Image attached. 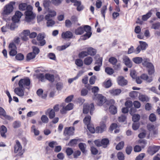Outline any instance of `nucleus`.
Masks as SVG:
<instances>
[{"label":"nucleus","instance_id":"1","mask_svg":"<svg viewBox=\"0 0 160 160\" xmlns=\"http://www.w3.org/2000/svg\"><path fill=\"white\" fill-rule=\"evenodd\" d=\"M19 8L20 10L24 11L26 10L25 12V20L27 22H30L35 17V16L32 12V7L30 5H27L26 3H22L19 5Z\"/></svg>","mask_w":160,"mask_h":160},{"label":"nucleus","instance_id":"2","mask_svg":"<svg viewBox=\"0 0 160 160\" xmlns=\"http://www.w3.org/2000/svg\"><path fill=\"white\" fill-rule=\"evenodd\" d=\"M30 83V80L29 78L21 79L19 82L18 85L20 88H15L14 92L15 94L20 97H22L24 95L23 88L26 86H29Z\"/></svg>","mask_w":160,"mask_h":160},{"label":"nucleus","instance_id":"3","mask_svg":"<svg viewBox=\"0 0 160 160\" xmlns=\"http://www.w3.org/2000/svg\"><path fill=\"white\" fill-rule=\"evenodd\" d=\"M149 60L147 58L143 59L142 65L148 68V72L149 75H152L154 72V67L153 64L148 62Z\"/></svg>","mask_w":160,"mask_h":160},{"label":"nucleus","instance_id":"4","mask_svg":"<svg viewBox=\"0 0 160 160\" xmlns=\"http://www.w3.org/2000/svg\"><path fill=\"white\" fill-rule=\"evenodd\" d=\"M15 3V2H11L8 4L6 5L4 7L3 11L2 13V15L10 14L13 11V5H14Z\"/></svg>","mask_w":160,"mask_h":160},{"label":"nucleus","instance_id":"5","mask_svg":"<svg viewBox=\"0 0 160 160\" xmlns=\"http://www.w3.org/2000/svg\"><path fill=\"white\" fill-rule=\"evenodd\" d=\"M94 109V105L91 103L90 105L87 103H84L83 105V112L84 114L88 113L90 110V114L91 115L92 114L93 111Z\"/></svg>","mask_w":160,"mask_h":160},{"label":"nucleus","instance_id":"6","mask_svg":"<svg viewBox=\"0 0 160 160\" xmlns=\"http://www.w3.org/2000/svg\"><path fill=\"white\" fill-rule=\"evenodd\" d=\"M84 32H86L87 33L84 35L82 36V39L85 40L88 38H89L91 35V33L90 32L91 31V28L90 26L88 25H85L83 27Z\"/></svg>","mask_w":160,"mask_h":160},{"label":"nucleus","instance_id":"7","mask_svg":"<svg viewBox=\"0 0 160 160\" xmlns=\"http://www.w3.org/2000/svg\"><path fill=\"white\" fill-rule=\"evenodd\" d=\"M22 152V147L18 141L16 140V144L14 146V152H18L19 155H22L23 153Z\"/></svg>","mask_w":160,"mask_h":160},{"label":"nucleus","instance_id":"8","mask_svg":"<svg viewBox=\"0 0 160 160\" xmlns=\"http://www.w3.org/2000/svg\"><path fill=\"white\" fill-rule=\"evenodd\" d=\"M44 34L39 33L38 35L37 38L39 42L40 46H43L45 44L46 41L44 39Z\"/></svg>","mask_w":160,"mask_h":160},{"label":"nucleus","instance_id":"9","mask_svg":"<svg viewBox=\"0 0 160 160\" xmlns=\"http://www.w3.org/2000/svg\"><path fill=\"white\" fill-rule=\"evenodd\" d=\"M46 115H48L50 119L53 118L55 116V113L54 110L52 108H49L45 112Z\"/></svg>","mask_w":160,"mask_h":160},{"label":"nucleus","instance_id":"10","mask_svg":"<svg viewBox=\"0 0 160 160\" xmlns=\"http://www.w3.org/2000/svg\"><path fill=\"white\" fill-rule=\"evenodd\" d=\"M49 13L45 16V19L48 21L52 19V18L54 17L56 15V12L54 10H48Z\"/></svg>","mask_w":160,"mask_h":160},{"label":"nucleus","instance_id":"11","mask_svg":"<svg viewBox=\"0 0 160 160\" xmlns=\"http://www.w3.org/2000/svg\"><path fill=\"white\" fill-rule=\"evenodd\" d=\"M74 130L75 128L73 127H66L65 128L64 133L69 135H72L74 134Z\"/></svg>","mask_w":160,"mask_h":160},{"label":"nucleus","instance_id":"12","mask_svg":"<svg viewBox=\"0 0 160 160\" xmlns=\"http://www.w3.org/2000/svg\"><path fill=\"white\" fill-rule=\"evenodd\" d=\"M159 149V147L157 146L150 147L148 149L149 153L152 155L157 152Z\"/></svg>","mask_w":160,"mask_h":160},{"label":"nucleus","instance_id":"13","mask_svg":"<svg viewBox=\"0 0 160 160\" xmlns=\"http://www.w3.org/2000/svg\"><path fill=\"white\" fill-rule=\"evenodd\" d=\"M72 37V33L69 31L63 32L62 34V37L64 39L71 38Z\"/></svg>","mask_w":160,"mask_h":160},{"label":"nucleus","instance_id":"14","mask_svg":"<svg viewBox=\"0 0 160 160\" xmlns=\"http://www.w3.org/2000/svg\"><path fill=\"white\" fill-rule=\"evenodd\" d=\"M123 61L125 65L129 68L132 66V63L129 58L125 56L123 58Z\"/></svg>","mask_w":160,"mask_h":160},{"label":"nucleus","instance_id":"15","mask_svg":"<svg viewBox=\"0 0 160 160\" xmlns=\"http://www.w3.org/2000/svg\"><path fill=\"white\" fill-rule=\"evenodd\" d=\"M128 81L124 79V78L122 76L119 77L118 80V84L121 86H123L127 84Z\"/></svg>","mask_w":160,"mask_h":160},{"label":"nucleus","instance_id":"16","mask_svg":"<svg viewBox=\"0 0 160 160\" xmlns=\"http://www.w3.org/2000/svg\"><path fill=\"white\" fill-rule=\"evenodd\" d=\"M147 128L150 132H152L153 135H154L156 134V131L155 129V127L153 124H148Z\"/></svg>","mask_w":160,"mask_h":160},{"label":"nucleus","instance_id":"17","mask_svg":"<svg viewBox=\"0 0 160 160\" xmlns=\"http://www.w3.org/2000/svg\"><path fill=\"white\" fill-rule=\"evenodd\" d=\"M0 115L3 116L5 118L10 120L12 118L10 116L6 115V112L2 108L0 107Z\"/></svg>","mask_w":160,"mask_h":160},{"label":"nucleus","instance_id":"18","mask_svg":"<svg viewBox=\"0 0 160 160\" xmlns=\"http://www.w3.org/2000/svg\"><path fill=\"white\" fill-rule=\"evenodd\" d=\"M7 132V129L6 128L4 125H2L0 128V134L2 137L4 138H6V136L5 134Z\"/></svg>","mask_w":160,"mask_h":160},{"label":"nucleus","instance_id":"19","mask_svg":"<svg viewBox=\"0 0 160 160\" xmlns=\"http://www.w3.org/2000/svg\"><path fill=\"white\" fill-rule=\"evenodd\" d=\"M141 78L144 80L146 81L147 82H150L152 80V77H149L147 75L143 74L141 76Z\"/></svg>","mask_w":160,"mask_h":160},{"label":"nucleus","instance_id":"20","mask_svg":"<svg viewBox=\"0 0 160 160\" xmlns=\"http://www.w3.org/2000/svg\"><path fill=\"white\" fill-rule=\"evenodd\" d=\"M109 110L110 113L112 114H115L117 112V108L114 105H111L109 107Z\"/></svg>","mask_w":160,"mask_h":160},{"label":"nucleus","instance_id":"21","mask_svg":"<svg viewBox=\"0 0 160 160\" xmlns=\"http://www.w3.org/2000/svg\"><path fill=\"white\" fill-rule=\"evenodd\" d=\"M121 92V91L120 89H112L109 91V92L112 95H118Z\"/></svg>","mask_w":160,"mask_h":160},{"label":"nucleus","instance_id":"22","mask_svg":"<svg viewBox=\"0 0 160 160\" xmlns=\"http://www.w3.org/2000/svg\"><path fill=\"white\" fill-rule=\"evenodd\" d=\"M93 100L99 105L100 104V95L97 94L94 95Z\"/></svg>","mask_w":160,"mask_h":160},{"label":"nucleus","instance_id":"23","mask_svg":"<svg viewBox=\"0 0 160 160\" xmlns=\"http://www.w3.org/2000/svg\"><path fill=\"white\" fill-rule=\"evenodd\" d=\"M91 117L90 116H86L83 120L84 123L87 126L91 124Z\"/></svg>","mask_w":160,"mask_h":160},{"label":"nucleus","instance_id":"24","mask_svg":"<svg viewBox=\"0 0 160 160\" xmlns=\"http://www.w3.org/2000/svg\"><path fill=\"white\" fill-rule=\"evenodd\" d=\"M92 61V58L90 57H88L85 58L84 60L85 64L87 65H90Z\"/></svg>","mask_w":160,"mask_h":160},{"label":"nucleus","instance_id":"25","mask_svg":"<svg viewBox=\"0 0 160 160\" xmlns=\"http://www.w3.org/2000/svg\"><path fill=\"white\" fill-rule=\"evenodd\" d=\"M43 93V90L42 89H39L37 92V94L39 97H41L43 99L45 98L47 96L46 94L42 95Z\"/></svg>","mask_w":160,"mask_h":160},{"label":"nucleus","instance_id":"26","mask_svg":"<svg viewBox=\"0 0 160 160\" xmlns=\"http://www.w3.org/2000/svg\"><path fill=\"white\" fill-rule=\"evenodd\" d=\"M31 132L34 133L36 136H38L39 134V132L34 125H33L31 127Z\"/></svg>","mask_w":160,"mask_h":160},{"label":"nucleus","instance_id":"27","mask_svg":"<svg viewBox=\"0 0 160 160\" xmlns=\"http://www.w3.org/2000/svg\"><path fill=\"white\" fill-rule=\"evenodd\" d=\"M107 118L105 117L103 121H102V124L101 123V132L104 131L106 130V127L105 124V122Z\"/></svg>","mask_w":160,"mask_h":160},{"label":"nucleus","instance_id":"28","mask_svg":"<svg viewBox=\"0 0 160 160\" xmlns=\"http://www.w3.org/2000/svg\"><path fill=\"white\" fill-rule=\"evenodd\" d=\"M45 77L46 79L50 82H53L54 81V76L53 75L47 73L45 74Z\"/></svg>","mask_w":160,"mask_h":160},{"label":"nucleus","instance_id":"29","mask_svg":"<svg viewBox=\"0 0 160 160\" xmlns=\"http://www.w3.org/2000/svg\"><path fill=\"white\" fill-rule=\"evenodd\" d=\"M132 60L135 63L138 64L142 62V63L143 59L142 58L137 57L133 58Z\"/></svg>","mask_w":160,"mask_h":160},{"label":"nucleus","instance_id":"30","mask_svg":"<svg viewBox=\"0 0 160 160\" xmlns=\"http://www.w3.org/2000/svg\"><path fill=\"white\" fill-rule=\"evenodd\" d=\"M75 33L76 34L81 35L84 33V29L82 27H79L76 29L75 31Z\"/></svg>","mask_w":160,"mask_h":160},{"label":"nucleus","instance_id":"31","mask_svg":"<svg viewBox=\"0 0 160 160\" xmlns=\"http://www.w3.org/2000/svg\"><path fill=\"white\" fill-rule=\"evenodd\" d=\"M87 52L88 55L91 56L94 55L96 52V50L91 47H90L88 49Z\"/></svg>","mask_w":160,"mask_h":160},{"label":"nucleus","instance_id":"32","mask_svg":"<svg viewBox=\"0 0 160 160\" xmlns=\"http://www.w3.org/2000/svg\"><path fill=\"white\" fill-rule=\"evenodd\" d=\"M101 142L102 144V145H101V146H102L103 148H105L107 147L108 144L109 143V141L108 139L105 138L102 139Z\"/></svg>","mask_w":160,"mask_h":160},{"label":"nucleus","instance_id":"33","mask_svg":"<svg viewBox=\"0 0 160 160\" xmlns=\"http://www.w3.org/2000/svg\"><path fill=\"white\" fill-rule=\"evenodd\" d=\"M51 4V2L50 0H43V4L46 9H48Z\"/></svg>","mask_w":160,"mask_h":160},{"label":"nucleus","instance_id":"34","mask_svg":"<svg viewBox=\"0 0 160 160\" xmlns=\"http://www.w3.org/2000/svg\"><path fill=\"white\" fill-rule=\"evenodd\" d=\"M70 44V42H68L66 44L64 45L58 47H57V49L59 51H62L64 50L69 46Z\"/></svg>","mask_w":160,"mask_h":160},{"label":"nucleus","instance_id":"35","mask_svg":"<svg viewBox=\"0 0 160 160\" xmlns=\"http://www.w3.org/2000/svg\"><path fill=\"white\" fill-rule=\"evenodd\" d=\"M78 146L82 152L85 153V148L86 146V144L84 143L81 142L79 144Z\"/></svg>","mask_w":160,"mask_h":160},{"label":"nucleus","instance_id":"36","mask_svg":"<svg viewBox=\"0 0 160 160\" xmlns=\"http://www.w3.org/2000/svg\"><path fill=\"white\" fill-rule=\"evenodd\" d=\"M35 55L32 52H30L28 53L27 56V60L29 61L31 59L34 58L35 57Z\"/></svg>","mask_w":160,"mask_h":160},{"label":"nucleus","instance_id":"37","mask_svg":"<svg viewBox=\"0 0 160 160\" xmlns=\"http://www.w3.org/2000/svg\"><path fill=\"white\" fill-rule=\"evenodd\" d=\"M42 122L44 123H47L48 122L49 119L46 115H42L41 118Z\"/></svg>","mask_w":160,"mask_h":160},{"label":"nucleus","instance_id":"38","mask_svg":"<svg viewBox=\"0 0 160 160\" xmlns=\"http://www.w3.org/2000/svg\"><path fill=\"white\" fill-rule=\"evenodd\" d=\"M152 15V13L151 11H149L147 14L144 15L142 16V19L143 21H145L149 18Z\"/></svg>","mask_w":160,"mask_h":160},{"label":"nucleus","instance_id":"39","mask_svg":"<svg viewBox=\"0 0 160 160\" xmlns=\"http://www.w3.org/2000/svg\"><path fill=\"white\" fill-rule=\"evenodd\" d=\"M124 145V142L122 141L120 142L116 147V149L118 150L122 149Z\"/></svg>","mask_w":160,"mask_h":160},{"label":"nucleus","instance_id":"40","mask_svg":"<svg viewBox=\"0 0 160 160\" xmlns=\"http://www.w3.org/2000/svg\"><path fill=\"white\" fill-rule=\"evenodd\" d=\"M140 44V46L141 47V49L144 50L146 49V47L148 46V44L146 42L142 41H139Z\"/></svg>","mask_w":160,"mask_h":160},{"label":"nucleus","instance_id":"41","mask_svg":"<svg viewBox=\"0 0 160 160\" xmlns=\"http://www.w3.org/2000/svg\"><path fill=\"white\" fill-rule=\"evenodd\" d=\"M87 128L89 131L92 133H94L95 132V129L93 127V125L91 124L87 126Z\"/></svg>","mask_w":160,"mask_h":160},{"label":"nucleus","instance_id":"42","mask_svg":"<svg viewBox=\"0 0 160 160\" xmlns=\"http://www.w3.org/2000/svg\"><path fill=\"white\" fill-rule=\"evenodd\" d=\"M75 63L78 67H81L83 65L82 61L80 59H77L76 60Z\"/></svg>","mask_w":160,"mask_h":160},{"label":"nucleus","instance_id":"43","mask_svg":"<svg viewBox=\"0 0 160 160\" xmlns=\"http://www.w3.org/2000/svg\"><path fill=\"white\" fill-rule=\"evenodd\" d=\"M88 55V52L82 51L79 53V57L80 58H83Z\"/></svg>","mask_w":160,"mask_h":160},{"label":"nucleus","instance_id":"44","mask_svg":"<svg viewBox=\"0 0 160 160\" xmlns=\"http://www.w3.org/2000/svg\"><path fill=\"white\" fill-rule=\"evenodd\" d=\"M140 116L138 114H134L132 117V121L134 122H138L140 119Z\"/></svg>","mask_w":160,"mask_h":160},{"label":"nucleus","instance_id":"45","mask_svg":"<svg viewBox=\"0 0 160 160\" xmlns=\"http://www.w3.org/2000/svg\"><path fill=\"white\" fill-rule=\"evenodd\" d=\"M117 156L119 160H124V156L122 152H118L117 154Z\"/></svg>","mask_w":160,"mask_h":160},{"label":"nucleus","instance_id":"46","mask_svg":"<svg viewBox=\"0 0 160 160\" xmlns=\"http://www.w3.org/2000/svg\"><path fill=\"white\" fill-rule=\"evenodd\" d=\"M139 98L140 100L142 102L147 101L148 99V97L144 95H139Z\"/></svg>","mask_w":160,"mask_h":160},{"label":"nucleus","instance_id":"47","mask_svg":"<svg viewBox=\"0 0 160 160\" xmlns=\"http://www.w3.org/2000/svg\"><path fill=\"white\" fill-rule=\"evenodd\" d=\"M32 48L33 50V52H32L34 53L35 55L39 53L40 50L38 47L35 46H33Z\"/></svg>","mask_w":160,"mask_h":160},{"label":"nucleus","instance_id":"48","mask_svg":"<svg viewBox=\"0 0 160 160\" xmlns=\"http://www.w3.org/2000/svg\"><path fill=\"white\" fill-rule=\"evenodd\" d=\"M111 81L110 80H108L106 82H104V86L105 88H108L112 86Z\"/></svg>","mask_w":160,"mask_h":160},{"label":"nucleus","instance_id":"49","mask_svg":"<svg viewBox=\"0 0 160 160\" xmlns=\"http://www.w3.org/2000/svg\"><path fill=\"white\" fill-rule=\"evenodd\" d=\"M149 119L151 122L155 121L156 120V117L155 114L153 113L151 114L149 117Z\"/></svg>","mask_w":160,"mask_h":160},{"label":"nucleus","instance_id":"50","mask_svg":"<svg viewBox=\"0 0 160 160\" xmlns=\"http://www.w3.org/2000/svg\"><path fill=\"white\" fill-rule=\"evenodd\" d=\"M79 140V139H76L71 140L69 142V145L72 146L77 144V142Z\"/></svg>","mask_w":160,"mask_h":160},{"label":"nucleus","instance_id":"51","mask_svg":"<svg viewBox=\"0 0 160 160\" xmlns=\"http://www.w3.org/2000/svg\"><path fill=\"white\" fill-rule=\"evenodd\" d=\"M109 61L112 64L114 65L117 63V60L115 58L112 57L109 59Z\"/></svg>","mask_w":160,"mask_h":160},{"label":"nucleus","instance_id":"52","mask_svg":"<svg viewBox=\"0 0 160 160\" xmlns=\"http://www.w3.org/2000/svg\"><path fill=\"white\" fill-rule=\"evenodd\" d=\"M105 72L108 74L111 75L113 73V70L110 68L107 67L105 69Z\"/></svg>","mask_w":160,"mask_h":160},{"label":"nucleus","instance_id":"53","mask_svg":"<svg viewBox=\"0 0 160 160\" xmlns=\"http://www.w3.org/2000/svg\"><path fill=\"white\" fill-rule=\"evenodd\" d=\"M24 58V56L21 53H18L16 56V58L18 60H22Z\"/></svg>","mask_w":160,"mask_h":160},{"label":"nucleus","instance_id":"54","mask_svg":"<svg viewBox=\"0 0 160 160\" xmlns=\"http://www.w3.org/2000/svg\"><path fill=\"white\" fill-rule=\"evenodd\" d=\"M66 152L67 155L69 156L71 155L73 152L72 149L70 148H67L66 149Z\"/></svg>","mask_w":160,"mask_h":160},{"label":"nucleus","instance_id":"55","mask_svg":"<svg viewBox=\"0 0 160 160\" xmlns=\"http://www.w3.org/2000/svg\"><path fill=\"white\" fill-rule=\"evenodd\" d=\"M132 150V148L131 146H128L127 147L126 149V153L128 155H129L131 153Z\"/></svg>","mask_w":160,"mask_h":160},{"label":"nucleus","instance_id":"56","mask_svg":"<svg viewBox=\"0 0 160 160\" xmlns=\"http://www.w3.org/2000/svg\"><path fill=\"white\" fill-rule=\"evenodd\" d=\"M126 119V117L124 115H122L118 117L119 122H124Z\"/></svg>","mask_w":160,"mask_h":160},{"label":"nucleus","instance_id":"57","mask_svg":"<svg viewBox=\"0 0 160 160\" xmlns=\"http://www.w3.org/2000/svg\"><path fill=\"white\" fill-rule=\"evenodd\" d=\"M96 77L95 76L93 75L89 79V83L93 85L94 84L95 82Z\"/></svg>","mask_w":160,"mask_h":160},{"label":"nucleus","instance_id":"58","mask_svg":"<svg viewBox=\"0 0 160 160\" xmlns=\"http://www.w3.org/2000/svg\"><path fill=\"white\" fill-rule=\"evenodd\" d=\"M58 143L56 141H52L48 143V146L52 148H54V146L57 145Z\"/></svg>","mask_w":160,"mask_h":160},{"label":"nucleus","instance_id":"59","mask_svg":"<svg viewBox=\"0 0 160 160\" xmlns=\"http://www.w3.org/2000/svg\"><path fill=\"white\" fill-rule=\"evenodd\" d=\"M55 24V22L52 20L47 21V26L48 27H52Z\"/></svg>","mask_w":160,"mask_h":160},{"label":"nucleus","instance_id":"60","mask_svg":"<svg viewBox=\"0 0 160 160\" xmlns=\"http://www.w3.org/2000/svg\"><path fill=\"white\" fill-rule=\"evenodd\" d=\"M92 92L94 93V95L97 94V92L99 91V88L98 87L96 86L93 87L92 89Z\"/></svg>","mask_w":160,"mask_h":160},{"label":"nucleus","instance_id":"61","mask_svg":"<svg viewBox=\"0 0 160 160\" xmlns=\"http://www.w3.org/2000/svg\"><path fill=\"white\" fill-rule=\"evenodd\" d=\"M138 92L132 91L129 93V96L132 98H135L138 96Z\"/></svg>","mask_w":160,"mask_h":160},{"label":"nucleus","instance_id":"62","mask_svg":"<svg viewBox=\"0 0 160 160\" xmlns=\"http://www.w3.org/2000/svg\"><path fill=\"white\" fill-rule=\"evenodd\" d=\"M125 105L127 108H130L132 106V102L131 101H128L126 102Z\"/></svg>","mask_w":160,"mask_h":160},{"label":"nucleus","instance_id":"63","mask_svg":"<svg viewBox=\"0 0 160 160\" xmlns=\"http://www.w3.org/2000/svg\"><path fill=\"white\" fill-rule=\"evenodd\" d=\"M139 126V123L137 122H134L132 124V128L133 130H136L138 129Z\"/></svg>","mask_w":160,"mask_h":160},{"label":"nucleus","instance_id":"64","mask_svg":"<svg viewBox=\"0 0 160 160\" xmlns=\"http://www.w3.org/2000/svg\"><path fill=\"white\" fill-rule=\"evenodd\" d=\"M160 26V23H157L153 24L152 26V28L154 29H157L159 28Z\"/></svg>","mask_w":160,"mask_h":160}]
</instances>
